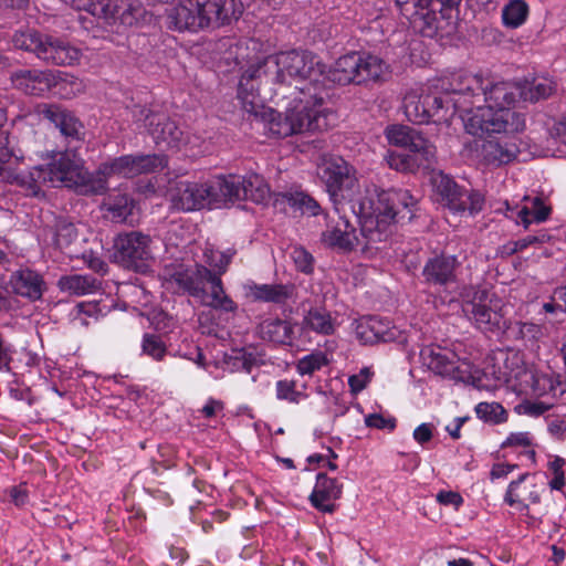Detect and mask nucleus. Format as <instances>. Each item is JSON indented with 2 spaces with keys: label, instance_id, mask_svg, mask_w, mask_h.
Instances as JSON below:
<instances>
[{
  "label": "nucleus",
  "instance_id": "7ed1b4c3",
  "mask_svg": "<svg viewBox=\"0 0 566 566\" xmlns=\"http://www.w3.org/2000/svg\"><path fill=\"white\" fill-rule=\"evenodd\" d=\"M458 105L472 135L517 133L525 127L522 114L512 111L520 99L518 81H493L476 74L458 76Z\"/></svg>",
  "mask_w": 566,
  "mask_h": 566
},
{
  "label": "nucleus",
  "instance_id": "7c9ffc66",
  "mask_svg": "<svg viewBox=\"0 0 566 566\" xmlns=\"http://www.w3.org/2000/svg\"><path fill=\"white\" fill-rule=\"evenodd\" d=\"M262 339L281 345H291L294 338L293 325L280 318L270 317L262 321L258 326Z\"/></svg>",
  "mask_w": 566,
  "mask_h": 566
},
{
  "label": "nucleus",
  "instance_id": "423d86ee",
  "mask_svg": "<svg viewBox=\"0 0 566 566\" xmlns=\"http://www.w3.org/2000/svg\"><path fill=\"white\" fill-rule=\"evenodd\" d=\"M458 77L451 83L450 92L443 94L412 91L403 98L405 115L410 122L426 124L430 120L440 123L451 118L455 112L464 114L461 105H458ZM464 115H462L463 117Z\"/></svg>",
  "mask_w": 566,
  "mask_h": 566
},
{
  "label": "nucleus",
  "instance_id": "49530a36",
  "mask_svg": "<svg viewBox=\"0 0 566 566\" xmlns=\"http://www.w3.org/2000/svg\"><path fill=\"white\" fill-rule=\"evenodd\" d=\"M560 384L559 375L554 376L544 373H534L532 375V391L538 397L548 394H553L555 396L556 388Z\"/></svg>",
  "mask_w": 566,
  "mask_h": 566
},
{
  "label": "nucleus",
  "instance_id": "3c124183",
  "mask_svg": "<svg viewBox=\"0 0 566 566\" xmlns=\"http://www.w3.org/2000/svg\"><path fill=\"white\" fill-rule=\"evenodd\" d=\"M276 398L280 400H287L292 403H298L305 395L296 390V384L294 380L282 379L275 385Z\"/></svg>",
  "mask_w": 566,
  "mask_h": 566
},
{
  "label": "nucleus",
  "instance_id": "cd10ccee",
  "mask_svg": "<svg viewBox=\"0 0 566 566\" xmlns=\"http://www.w3.org/2000/svg\"><path fill=\"white\" fill-rule=\"evenodd\" d=\"M356 62L357 84L385 81L390 74L388 63L377 55L356 52Z\"/></svg>",
  "mask_w": 566,
  "mask_h": 566
},
{
  "label": "nucleus",
  "instance_id": "a18cd8bd",
  "mask_svg": "<svg viewBox=\"0 0 566 566\" xmlns=\"http://www.w3.org/2000/svg\"><path fill=\"white\" fill-rule=\"evenodd\" d=\"M475 413L479 419L493 424L507 420L506 410L497 402H480L475 407Z\"/></svg>",
  "mask_w": 566,
  "mask_h": 566
},
{
  "label": "nucleus",
  "instance_id": "4468645a",
  "mask_svg": "<svg viewBox=\"0 0 566 566\" xmlns=\"http://www.w3.org/2000/svg\"><path fill=\"white\" fill-rule=\"evenodd\" d=\"M151 239L139 231L120 233L114 241V258L126 268L140 269L153 258Z\"/></svg>",
  "mask_w": 566,
  "mask_h": 566
},
{
  "label": "nucleus",
  "instance_id": "13d9d810",
  "mask_svg": "<svg viewBox=\"0 0 566 566\" xmlns=\"http://www.w3.org/2000/svg\"><path fill=\"white\" fill-rule=\"evenodd\" d=\"M371 373L368 368H363L359 374L353 375L348 379L349 387L353 392H359L366 388L370 381Z\"/></svg>",
  "mask_w": 566,
  "mask_h": 566
},
{
  "label": "nucleus",
  "instance_id": "79ce46f5",
  "mask_svg": "<svg viewBox=\"0 0 566 566\" xmlns=\"http://www.w3.org/2000/svg\"><path fill=\"white\" fill-rule=\"evenodd\" d=\"M386 159L390 168L402 172L413 171L421 166L429 168L433 164L422 163L421 157L415 153L410 155L400 151H390L388 153Z\"/></svg>",
  "mask_w": 566,
  "mask_h": 566
},
{
  "label": "nucleus",
  "instance_id": "09e8293b",
  "mask_svg": "<svg viewBox=\"0 0 566 566\" xmlns=\"http://www.w3.org/2000/svg\"><path fill=\"white\" fill-rule=\"evenodd\" d=\"M327 364L328 359L326 354L316 350L302 357L296 364V369L302 376H312L315 371L322 369Z\"/></svg>",
  "mask_w": 566,
  "mask_h": 566
},
{
  "label": "nucleus",
  "instance_id": "69168bd1",
  "mask_svg": "<svg viewBox=\"0 0 566 566\" xmlns=\"http://www.w3.org/2000/svg\"><path fill=\"white\" fill-rule=\"evenodd\" d=\"M551 138L560 142L564 145H566V118L563 120L556 123L551 132H549Z\"/></svg>",
  "mask_w": 566,
  "mask_h": 566
},
{
  "label": "nucleus",
  "instance_id": "ddd939ff",
  "mask_svg": "<svg viewBox=\"0 0 566 566\" xmlns=\"http://www.w3.org/2000/svg\"><path fill=\"white\" fill-rule=\"evenodd\" d=\"M462 311L482 332L500 331L505 326L499 301L485 290L474 291L472 300L463 303Z\"/></svg>",
  "mask_w": 566,
  "mask_h": 566
},
{
  "label": "nucleus",
  "instance_id": "20e7f679",
  "mask_svg": "<svg viewBox=\"0 0 566 566\" xmlns=\"http://www.w3.org/2000/svg\"><path fill=\"white\" fill-rule=\"evenodd\" d=\"M242 13L241 0H184L167 10L166 25L175 31L197 32L229 24Z\"/></svg>",
  "mask_w": 566,
  "mask_h": 566
},
{
  "label": "nucleus",
  "instance_id": "39448f33",
  "mask_svg": "<svg viewBox=\"0 0 566 566\" xmlns=\"http://www.w3.org/2000/svg\"><path fill=\"white\" fill-rule=\"evenodd\" d=\"M49 186L67 187L82 195H98L105 191L103 178L88 172L84 161L74 151H57L44 166Z\"/></svg>",
  "mask_w": 566,
  "mask_h": 566
},
{
  "label": "nucleus",
  "instance_id": "0e129e2a",
  "mask_svg": "<svg viewBox=\"0 0 566 566\" xmlns=\"http://www.w3.org/2000/svg\"><path fill=\"white\" fill-rule=\"evenodd\" d=\"M10 499L17 506H23L28 502V492L22 486H13L10 489Z\"/></svg>",
  "mask_w": 566,
  "mask_h": 566
},
{
  "label": "nucleus",
  "instance_id": "473e14b6",
  "mask_svg": "<svg viewBox=\"0 0 566 566\" xmlns=\"http://www.w3.org/2000/svg\"><path fill=\"white\" fill-rule=\"evenodd\" d=\"M210 284V292L206 291L205 296H199V301L202 305L212 307L218 311L223 312H235L238 305L226 293L222 280L219 275L212 273L211 277L208 280Z\"/></svg>",
  "mask_w": 566,
  "mask_h": 566
},
{
  "label": "nucleus",
  "instance_id": "f8f14e48",
  "mask_svg": "<svg viewBox=\"0 0 566 566\" xmlns=\"http://www.w3.org/2000/svg\"><path fill=\"white\" fill-rule=\"evenodd\" d=\"M166 165L165 157L159 155H125L103 163L95 172V178H103L106 189L109 177L133 178L163 169Z\"/></svg>",
  "mask_w": 566,
  "mask_h": 566
},
{
  "label": "nucleus",
  "instance_id": "a19ab883",
  "mask_svg": "<svg viewBox=\"0 0 566 566\" xmlns=\"http://www.w3.org/2000/svg\"><path fill=\"white\" fill-rule=\"evenodd\" d=\"M29 155V149L19 147L17 150L0 143V181L15 178V165Z\"/></svg>",
  "mask_w": 566,
  "mask_h": 566
},
{
  "label": "nucleus",
  "instance_id": "c03bdc74",
  "mask_svg": "<svg viewBox=\"0 0 566 566\" xmlns=\"http://www.w3.org/2000/svg\"><path fill=\"white\" fill-rule=\"evenodd\" d=\"M283 198L290 206L298 209L302 213L317 216L321 211L319 203L303 191L285 192Z\"/></svg>",
  "mask_w": 566,
  "mask_h": 566
},
{
  "label": "nucleus",
  "instance_id": "f3484780",
  "mask_svg": "<svg viewBox=\"0 0 566 566\" xmlns=\"http://www.w3.org/2000/svg\"><path fill=\"white\" fill-rule=\"evenodd\" d=\"M421 359L429 369L454 380H464L469 375V365L461 363L458 356L437 345L426 346L420 352Z\"/></svg>",
  "mask_w": 566,
  "mask_h": 566
},
{
  "label": "nucleus",
  "instance_id": "0eeeda50",
  "mask_svg": "<svg viewBox=\"0 0 566 566\" xmlns=\"http://www.w3.org/2000/svg\"><path fill=\"white\" fill-rule=\"evenodd\" d=\"M14 48L31 52L52 65L71 66L80 62L82 52L69 41L36 30L18 31L12 38Z\"/></svg>",
  "mask_w": 566,
  "mask_h": 566
},
{
  "label": "nucleus",
  "instance_id": "a211bd4d",
  "mask_svg": "<svg viewBox=\"0 0 566 566\" xmlns=\"http://www.w3.org/2000/svg\"><path fill=\"white\" fill-rule=\"evenodd\" d=\"M385 134L389 144L409 148L411 153L419 155L424 164L434 163L436 146L416 129L392 125L386 128Z\"/></svg>",
  "mask_w": 566,
  "mask_h": 566
},
{
  "label": "nucleus",
  "instance_id": "774afa93",
  "mask_svg": "<svg viewBox=\"0 0 566 566\" xmlns=\"http://www.w3.org/2000/svg\"><path fill=\"white\" fill-rule=\"evenodd\" d=\"M552 407V405L549 403H545V402H532V403H528L526 406V412L530 415V416H533V417H538L541 415H543L544 412H546L547 410H549Z\"/></svg>",
  "mask_w": 566,
  "mask_h": 566
},
{
  "label": "nucleus",
  "instance_id": "5701e85b",
  "mask_svg": "<svg viewBox=\"0 0 566 566\" xmlns=\"http://www.w3.org/2000/svg\"><path fill=\"white\" fill-rule=\"evenodd\" d=\"M460 262L454 255H436L430 258L422 270L426 283L446 286L457 281V270Z\"/></svg>",
  "mask_w": 566,
  "mask_h": 566
},
{
  "label": "nucleus",
  "instance_id": "aec40b11",
  "mask_svg": "<svg viewBox=\"0 0 566 566\" xmlns=\"http://www.w3.org/2000/svg\"><path fill=\"white\" fill-rule=\"evenodd\" d=\"M12 86L29 95H42L56 84V74L51 70L22 69L11 73Z\"/></svg>",
  "mask_w": 566,
  "mask_h": 566
},
{
  "label": "nucleus",
  "instance_id": "680f3d73",
  "mask_svg": "<svg viewBox=\"0 0 566 566\" xmlns=\"http://www.w3.org/2000/svg\"><path fill=\"white\" fill-rule=\"evenodd\" d=\"M437 500L443 505H453L454 507H459L463 502L462 496L459 493L452 491L439 492L437 494Z\"/></svg>",
  "mask_w": 566,
  "mask_h": 566
},
{
  "label": "nucleus",
  "instance_id": "dca6fc26",
  "mask_svg": "<svg viewBox=\"0 0 566 566\" xmlns=\"http://www.w3.org/2000/svg\"><path fill=\"white\" fill-rule=\"evenodd\" d=\"M223 185L226 203L239 200H251L262 203L270 195L265 180L256 174H250L244 177L235 175L223 176Z\"/></svg>",
  "mask_w": 566,
  "mask_h": 566
},
{
  "label": "nucleus",
  "instance_id": "72a5a7b5",
  "mask_svg": "<svg viewBox=\"0 0 566 566\" xmlns=\"http://www.w3.org/2000/svg\"><path fill=\"white\" fill-rule=\"evenodd\" d=\"M57 287L69 295L82 296L98 291L101 281L90 274H71L61 276L57 281Z\"/></svg>",
  "mask_w": 566,
  "mask_h": 566
},
{
  "label": "nucleus",
  "instance_id": "2f4dec72",
  "mask_svg": "<svg viewBox=\"0 0 566 566\" xmlns=\"http://www.w3.org/2000/svg\"><path fill=\"white\" fill-rule=\"evenodd\" d=\"M248 295L253 301L284 303L292 297L294 286L291 284H248Z\"/></svg>",
  "mask_w": 566,
  "mask_h": 566
},
{
  "label": "nucleus",
  "instance_id": "4be33fe9",
  "mask_svg": "<svg viewBox=\"0 0 566 566\" xmlns=\"http://www.w3.org/2000/svg\"><path fill=\"white\" fill-rule=\"evenodd\" d=\"M38 112L50 120L66 139L81 140L83 138L84 127L72 112L55 104H42Z\"/></svg>",
  "mask_w": 566,
  "mask_h": 566
},
{
  "label": "nucleus",
  "instance_id": "4c0bfd02",
  "mask_svg": "<svg viewBox=\"0 0 566 566\" xmlns=\"http://www.w3.org/2000/svg\"><path fill=\"white\" fill-rule=\"evenodd\" d=\"M262 64L258 62L249 66L241 75L238 96L242 101L243 108L249 113L256 112V94L253 81L260 76Z\"/></svg>",
  "mask_w": 566,
  "mask_h": 566
},
{
  "label": "nucleus",
  "instance_id": "1a4fd4ad",
  "mask_svg": "<svg viewBox=\"0 0 566 566\" xmlns=\"http://www.w3.org/2000/svg\"><path fill=\"white\" fill-rule=\"evenodd\" d=\"M318 175L326 184L335 213H339V205H344L342 200L349 199L358 186L356 170L342 157L329 156L323 158Z\"/></svg>",
  "mask_w": 566,
  "mask_h": 566
},
{
  "label": "nucleus",
  "instance_id": "9d476101",
  "mask_svg": "<svg viewBox=\"0 0 566 566\" xmlns=\"http://www.w3.org/2000/svg\"><path fill=\"white\" fill-rule=\"evenodd\" d=\"M432 185L439 202L452 212H469L472 216L483 208L484 197L480 192L460 187L442 172H436L432 176Z\"/></svg>",
  "mask_w": 566,
  "mask_h": 566
},
{
  "label": "nucleus",
  "instance_id": "c85d7f7f",
  "mask_svg": "<svg viewBox=\"0 0 566 566\" xmlns=\"http://www.w3.org/2000/svg\"><path fill=\"white\" fill-rule=\"evenodd\" d=\"M356 52L340 56L328 70L325 67L324 88L328 92V83L338 85L357 84Z\"/></svg>",
  "mask_w": 566,
  "mask_h": 566
},
{
  "label": "nucleus",
  "instance_id": "b1692460",
  "mask_svg": "<svg viewBox=\"0 0 566 566\" xmlns=\"http://www.w3.org/2000/svg\"><path fill=\"white\" fill-rule=\"evenodd\" d=\"M9 285L17 295L30 301L40 300L46 289L43 277L30 269L14 271L10 276Z\"/></svg>",
  "mask_w": 566,
  "mask_h": 566
},
{
  "label": "nucleus",
  "instance_id": "a878e982",
  "mask_svg": "<svg viewBox=\"0 0 566 566\" xmlns=\"http://www.w3.org/2000/svg\"><path fill=\"white\" fill-rule=\"evenodd\" d=\"M527 476L525 473L512 481L504 496L506 504L515 506L521 512L528 510L530 504H537L541 501V492L536 484L525 483Z\"/></svg>",
  "mask_w": 566,
  "mask_h": 566
},
{
  "label": "nucleus",
  "instance_id": "f704fd0d",
  "mask_svg": "<svg viewBox=\"0 0 566 566\" xmlns=\"http://www.w3.org/2000/svg\"><path fill=\"white\" fill-rule=\"evenodd\" d=\"M518 84L521 88L520 99L523 102L536 103L548 98L557 91V83L548 77L518 81Z\"/></svg>",
  "mask_w": 566,
  "mask_h": 566
},
{
  "label": "nucleus",
  "instance_id": "393cba45",
  "mask_svg": "<svg viewBox=\"0 0 566 566\" xmlns=\"http://www.w3.org/2000/svg\"><path fill=\"white\" fill-rule=\"evenodd\" d=\"M342 492L343 485L337 480L328 478L325 473H318L310 500L317 510L332 513L335 510V504L332 501L339 499Z\"/></svg>",
  "mask_w": 566,
  "mask_h": 566
},
{
  "label": "nucleus",
  "instance_id": "e2e57ef3",
  "mask_svg": "<svg viewBox=\"0 0 566 566\" xmlns=\"http://www.w3.org/2000/svg\"><path fill=\"white\" fill-rule=\"evenodd\" d=\"M432 424L430 423H421L413 431V439L420 443L423 444L431 440L432 438Z\"/></svg>",
  "mask_w": 566,
  "mask_h": 566
},
{
  "label": "nucleus",
  "instance_id": "864d4df0",
  "mask_svg": "<svg viewBox=\"0 0 566 566\" xmlns=\"http://www.w3.org/2000/svg\"><path fill=\"white\" fill-rule=\"evenodd\" d=\"M77 314L74 316V322L81 326H87L90 317L97 319L98 316L103 315V310L98 303L88 302L80 303L76 305Z\"/></svg>",
  "mask_w": 566,
  "mask_h": 566
},
{
  "label": "nucleus",
  "instance_id": "bf43d9fd",
  "mask_svg": "<svg viewBox=\"0 0 566 566\" xmlns=\"http://www.w3.org/2000/svg\"><path fill=\"white\" fill-rule=\"evenodd\" d=\"M549 237L545 233L530 234L514 242V252L522 251L530 245L544 243Z\"/></svg>",
  "mask_w": 566,
  "mask_h": 566
},
{
  "label": "nucleus",
  "instance_id": "e433bc0d",
  "mask_svg": "<svg viewBox=\"0 0 566 566\" xmlns=\"http://www.w3.org/2000/svg\"><path fill=\"white\" fill-rule=\"evenodd\" d=\"M135 201L127 193L116 192L108 195L102 205L106 216L114 222H125L133 214Z\"/></svg>",
  "mask_w": 566,
  "mask_h": 566
},
{
  "label": "nucleus",
  "instance_id": "6e6552de",
  "mask_svg": "<svg viewBox=\"0 0 566 566\" xmlns=\"http://www.w3.org/2000/svg\"><path fill=\"white\" fill-rule=\"evenodd\" d=\"M223 176L202 181L180 180L169 190L174 208L193 211L203 208H218L226 203Z\"/></svg>",
  "mask_w": 566,
  "mask_h": 566
},
{
  "label": "nucleus",
  "instance_id": "c756f323",
  "mask_svg": "<svg viewBox=\"0 0 566 566\" xmlns=\"http://www.w3.org/2000/svg\"><path fill=\"white\" fill-rule=\"evenodd\" d=\"M518 154L514 143L506 140H485L481 145L480 156L486 165L501 166L513 161Z\"/></svg>",
  "mask_w": 566,
  "mask_h": 566
},
{
  "label": "nucleus",
  "instance_id": "8fccbe9b",
  "mask_svg": "<svg viewBox=\"0 0 566 566\" xmlns=\"http://www.w3.org/2000/svg\"><path fill=\"white\" fill-rule=\"evenodd\" d=\"M234 254L235 251L233 249H228L227 251L205 250L206 262L216 270L212 273L219 275V277L227 271Z\"/></svg>",
  "mask_w": 566,
  "mask_h": 566
},
{
  "label": "nucleus",
  "instance_id": "412c9836",
  "mask_svg": "<svg viewBox=\"0 0 566 566\" xmlns=\"http://www.w3.org/2000/svg\"><path fill=\"white\" fill-rule=\"evenodd\" d=\"M212 271L201 264L190 268L179 266L169 279L170 284L177 286L178 292L188 293L195 298L206 295L205 284L211 277Z\"/></svg>",
  "mask_w": 566,
  "mask_h": 566
},
{
  "label": "nucleus",
  "instance_id": "5fc2aeb1",
  "mask_svg": "<svg viewBox=\"0 0 566 566\" xmlns=\"http://www.w3.org/2000/svg\"><path fill=\"white\" fill-rule=\"evenodd\" d=\"M77 238V231L74 224L60 222L55 232V243L63 249L69 247Z\"/></svg>",
  "mask_w": 566,
  "mask_h": 566
},
{
  "label": "nucleus",
  "instance_id": "9b49d317",
  "mask_svg": "<svg viewBox=\"0 0 566 566\" xmlns=\"http://www.w3.org/2000/svg\"><path fill=\"white\" fill-rule=\"evenodd\" d=\"M77 10H86L93 15L105 19L108 23L132 27L146 20L147 13L139 4L127 0H72Z\"/></svg>",
  "mask_w": 566,
  "mask_h": 566
},
{
  "label": "nucleus",
  "instance_id": "f257e3e1",
  "mask_svg": "<svg viewBox=\"0 0 566 566\" xmlns=\"http://www.w3.org/2000/svg\"><path fill=\"white\" fill-rule=\"evenodd\" d=\"M274 82L292 85L296 93L284 116L279 114L269 122L270 132L287 137L304 132L324 130L332 125L334 114L323 107L329 97L324 88L325 65L311 52L292 50L274 57Z\"/></svg>",
  "mask_w": 566,
  "mask_h": 566
},
{
  "label": "nucleus",
  "instance_id": "6e6d98bb",
  "mask_svg": "<svg viewBox=\"0 0 566 566\" xmlns=\"http://www.w3.org/2000/svg\"><path fill=\"white\" fill-rule=\"evenodd\" d=\"M291 258L300 271L304 273H311L313 271V258L303 248H294L291 252Z\"/></svg>",
  "mask_w": 566,
  "mask_h": 566
},
{
  "label": "nucleus",
  "instance_id": "f03ea898",
  "mask_svg": "<svg viewBox=\"0 0 566 566\" xmlns=\"http://www.w3.org/2000/svg\"><path fill=\"white\" fill-rule=\"evenodd\" d=\"M417 200L407 190H381L376 186L367 187L364 196L356 200L350 209L360 224L361 239L349 219L342 214L345 205H339L338 220L322 233V241L343 252L358 247L363 253L373 255L380 250L391 234L392 222L410 221Z\"/></svg>",
  "mask_w": 566,
  "mask_h": 566
},
{
  "label": "nucleus",
  "instance_id": "de8ad7c7",
  "mask_svg": "<svg viewBox=\"0 0 566 566\" xmlns=\"http://www.w3.org/2000/svg\"><path fill=\"white\" fill-rule=\"evenodd\" d=\"M142 353L156 361H161L167 355V346L159 335L146 333L142 340Z\"/></svg>",
  "mask_w": 566,
  "mask_h": 566
},
{
  "label": "nucleus",
  "instance_id": "052dcab7",
  "mask_svg": "<svg viewBox=\"0 0 566 566\" xmlns=\"http://www.w3.org/2000/svg\"><path fill=\"white\" fill-rule=\"evenodd\" d=\"M532 439L528 432H514L511 433L506 440L502 443V448L507 447H530Z\"/></svg>",
  "mask_w": 566,
  "mask_h": 566
},
{
  "label": "nucleus",
  "instance_id": "ea45409f",
  "mask_svg": "<svg viewBox=\"0 0 566 566\" xmlns=\"http://www.w3.org/2000/svg\"><path fill=\"white\" fill-rule=\"evenodd\" d=\"M304 328L317 334L332 335L336 329V322L324 308H311L303 318Z\"/></svg>",
  "mask_w": 566,
  "mask_h": 566
},
{
  "label": "nucleus",
  "instance_id": "bb28decb",
  "mask_svg": "<svg viewBox=\"0 0 566 566\" xmlns=\"http://www.w3.org/2000/svg\"><path fill=\"white\" fill-rule=\"evenodd\" d=\"M356 335L364 344L389 342L396 336L390 322L378 316L363 317L356 325Z\"/></svg>",
  "mask_w": 566,
  "mask_h": 566
},
{
  "label": "nucleus",
  "instance_id": "2eb2a0df",
  "mask_svg": "<svg viewBox=\"0 0 566 566\" xmlns=\"http://www.w3.org/2000/svg\"><path fill=\"white\" fill-rule=\"evenodd\" d=\"M134 117L144 120L149 134L157 145L168 148H179L186 143L184 132L177 124L164 114H155L145 106H137L134 109Z\"/></svg>",
  "mask_w": 566,
  "mask_h": 566
},
{
  "label": "nucleus",
  "instance_id": "37998d69",
  "mask_svg": "<svg viewBox=\"0 0 566 566\" xmlns=\"http://www.w3.org/2000/svg\"><path fill=\"white\" fill-rule=\"evenodd\" d=\"M528 13V7L524 0H511L502 12L503 22L511 28H517L524 23Z\"/></svg>",
  "mask_w": 566,
  "mask_h": 566
},
{
  "label": "nucleus",
  "instance_id": "6ab92c4d",
  "mask_svg": "<svg viewBox=\"0 0 566 566\" xmlns=\"http://www.w3.org/2000/svg\"><path fill=\"white\" fill-rule=\"evenodd\" d=\"M449 0H416L417 11L413 17V27L427 38H434L443 29V11Z\"/></svg>",
  "mask_w": 566,
  "mask_h": 566
},
{
  "label": "nucleus",
  "instance_id": "603ef678",
  "mask_svg": "<svg viewBox=\"0 0 566 566\" xmlns=\"http://www.w3.org/2000/svg\"><path fill=\"white\" fill-rule=\"evenodd\" d=\"M56 85L60 86V91L64 92L66 96L76 95L85 90V84L82 80L74 75L55 72Z\"/></svg>",
  "mask_w": 566,
  "mask_h": 566
},
{
  "label": "nucleus",
  "instance_id": "58836bf2",
  "mask_svg": "<svg viewBox=\"0 0 566 566\" xmlns=\"http://www.w3.org/2000/svg\"><path fill=\"white\" fill-rule=\"evenodd\" d=\"M524 200L526 203L516 213L517 223L523 224L527 229L530 224L543 222L548 218L551 208L545 206L541 198L525 197Z\"/></svg>",
  "mask_w": 566,
  "mask_h": 566
},
{
  "label": "nucleus",
  "instance_id": "338daca9",
  "mask_svg": "<svg viewBox=\"0 0 566 566\" xmlns=\"http://www.w3.org/2000/svg\"><path fill=\"white\" fill-rule=\"evenodd\" d=\"M515 468H516L515 464H504V463L494 464L491 470V478L492 479L504 478V476L509 475Z\"/></svg>",
  "mask_w": 566,
  "mask_h": 566
},
{
  "label": "nucleus",
  "instance_id": "4d7b16f0",
  "mask_svg": "<svg viewBox=\"0 0 566 566\" xmlns=\"http://www.w3.org/2000/svg\"><path fill=\"white\" fill-rule=\"evenodd\" d=\"M365 423L367 427L376 429H389L390 431L396 427L395 418H385L379 413H371L366 416Z\"/></svg>",
  "mask_w": 566,
  "mask_h": 566
},
{
  "label": "nucleus",
  "instance_id": "c9c22d12",
  "mask_svg": "<svg viewBox=\"0 0 566 566\" xmlns=\"http://www.w3.org/2000/svg\"><path fill=\"white\" fill-rule=\"evenodd\" d=\"M6 182L15 184L27 196L36 198L44 196L43 186L49 185L44 166H35L24 174L15 171V178Z\"/></svg>",
  "mask_w": 566,
  "mask_h": 566
}]
</instances>
